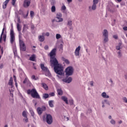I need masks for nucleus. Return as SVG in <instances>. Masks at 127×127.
I'll return each instance as SVG.
<instances>
[{"label":"nucleus","instance_id":"16","mask_svg":"<svg viewBox=\"0 0 127 127\" xmlns=\"http://www.w3.org/2000/svg\"><path fill=\"white\" fill-rule=\"evenodd\" d=\"M41 68L44 72H46V71H48V70H49L47 67H45L44 65V64H41Z\"/></svg>","mask_w":127,"mask_h":127},{"label":"nucleus","instance_id":"35","mask_svg":"<svg viewBox=\"0 0 127 127\" xmlns=\"http://www.w3.org/2000/svg\"><path fill=\"white\" fill-rule=\"evenodd\" d=\"M43 97L44 99H48V98H49V94L47 93H45L43 94Z\"/></svg>","mask_w":127,"mask_h":127},{"label":"nucleus","instance_id":"10","mask_svg":"<svg viewBox=\"0 0 127 127\" xmlns=\"http://www.w3.org/2000/svg\"><path fill=\"white\" fill-rule=\"evenodd\" d=\"M57 51V49L56 48L53 49L49 54L50 59L51 58H55L56 56V52Z\"/></svg>","mask_w":127,"mask_h":127},{"label":"nucleus","instance_id":"6","mask_svg":"<svg viewBox=\"0 0 127 127\" xmlns=\"http://www.w3.org/2000/svg\"><path fill=\"white\" fill-rule=\"evenodd\" d=\"M64 19L62 18V13L58 12L56 14V16L55 17V21L56 22H62Z\"/></svg>","mask_w":127,"mask_h":127},{"label":"nucleus","instance_id":"26","mask_svg":"<svg viewBox=\"0 0 127 127\" xmlns=\"http://www.w3.org/2000/svg\"><path fill=\"white\" fill-rule=\"evenodd\" d=\"M53 103H54V100L49 101V105L51 108H53L54 107V105H53Z\"/></svg>","mask_w":127,"mask_h":127},{"label":"nucleus","instance_id":"45","mask_svg":"<svg viewBox=\"0 0 127 127\" xmlns=\"http://www.w3.org/2000/svg\"><path fill=\"white\" fill-rule=\"evenodd\" d=\"M51 3L52 5H54V4H55V0H51Z\"/></svg>","mask_w":127,"mask_h":127},{"label":"nucleus","instance_id":"41","mask_svg":"<svg viewBox=\"0 0 127 127\" xmlns=\"http://www.w3.org/2000/svg\"><path fill=\"white\" fill-rule=\"evenodd\" d=\"M31 79H32L33 80H35V81H36V80H38V78L37 77H36L34 75H33L31 76Z\"/></svg>","mask_w":127,"mask_h":127},{"label":"nucleus","instance_id":"4","mask_svg":"<svg viewBox=\"0 0 127 127\" xmlns=\"http://www.w3.org/2000/svg\"><path fill=\"white\" fill-rule=\"evenodd\" d=\"M10 42L12 45L15 43V36L14 35V31L12 27L10 30Z\"/></svg>","mask_w":127,"mask_h":127},{"label":"nucleus","instance_id":"52","mask_svg":"<svg viewBox=\"0 0 127 127\" xmlns=\"http://www.w3.org/2000/svg\"><path fill=\"white\" fill-rule=\"evenodd\" d=\"M45 50H48L49 49V47L48 45H46L44 47Z\"/></svg>","mask_w":127,"mask_h":127},{"label":"nucleus","instance_id":"50","mask_svg":"<svg viewBox=\"0 0 127 127\" xmlns=\"http://www.w3.org/2000/svg\"><path fill=\"white\" fill-rule=\"evenodd\" d=\"M3 41H5V40H6V35H3Z\"/></svg>","mask_w":127,"mask_h":127},{"label":"nucleus","instance_id":"37","mask_svg":"<svg viewBox=\"0 0 127 127\" xmlns=\"http://www.w3.org/2000/svg\"><path fill=\"white\" fill-rule=\"evenodd\" d=\"M51 11L52 12H55L56 11V7L55 5H53L51 7Z\"/></svg>","mask_w":127,"mask_h":127},{"label":"nucleus","instance_id":"19","mask_svg":"<svg viewBox=\"0 0 127 127\" xmlns=\"http://www.w3.org/2000/svg\"><path fill=\"white\" fill-rule=\"evenodd\" d=\"M13 80L12 79V77H10L8 82V85L10 86L11 88H12V87H13Z\"/></svg>","mask_w":127,"mask_h":127},{"label":"nucleus","instance_id":"43","mask_svg":"<svg viewBox=\"0 0 127 127\" xmlns=\"http://www.w3.org/2000/svg\"><path fill=\"white\" fill-rule=\"evenodd\" d=\"M60 50L63 51V44H61L59 46Z\"/></svg>","mask_w":127,"mask_h":127},{"label":"nucleus","instance_id":"62","mask_svg":"<svg viewBox=\"0 0 127 127\" xmlns=\"http://www.w3.org/2000/svg\"><path fill=\"white\" fill-rule=\"evenodd\" d=\"M23 28H24H24H27V25L24 24Z\"/></svg>","mask_w":127,"mask_h":127},{"label":"nucleus","instance_id":"22","mask_svg":"<svg viewBox=\"0 0 127 127\" xmlns=\"http://www.w3.org/2000/svg\"><path fill=\"white\" fill-rule=\"evenodd\" d=\"M62 100H63V101L64 102H65V104L68 105V98H67L66 97H65V96H62Z\"/></svg>","mask_w":127,"mask_h":127},{"label":"nucleus","instance_id":"5","mask_svg":"<svg viewBox=\"0 0 127 127\" xmlns=\"http://www.w3.org/2000/svg\"><path fill=\"white\" fill-rule=\"evenodd\" d=\"M99 2V1L97 0H93V5L92 6H89L88 9L89 11H92V10H96L97 8V4Z\"/></svg>","mask_w":127,"mask_h":127},{"label":"nucleus","instance_id":"48","mask_svg":"<svg viewBox=\"0 0 127 127\" xmlns=\"http://www.w3.org/2000/svg\"><path fill=\"white\" fill-rule=\"evenodd\" d=\"M49 95L50 96H51V97H54V96H55V93L54 92H51Z\"/></svg>","mask_w":127,"mask_h":127},{"label":"nucleus","instance_id":"18","mask_svg":"<svg viewBox=\"0 0 127 127\" xmlns=\"http://www.w3.org/2000/svg\"><path fill=\"white\" fill-rule=\"evenodd\" d=\"M101 96L104 99H109L110 98V96L107 95V93L106 92H103L101 94Z\"/></svg>","mask_w":127,"mask_h":127},{"label":"nucleus","instance_id":"2","mask_svg":"<svg viewBox=\"0 0 127 127\" xmlns=\"http://www.w3.org/2000/svg\"><path fill=\"white\" fill-rule=\"evenodd\" d=\"M27 93L28 95H31L32 98L35 99H40V96H39L38 92H37V91H36L35 88H33L31 90L28 89L27 91Z\"/></svg>","mask_w":127,"mask_h":127},{"label":"nucleus","instance_id":"32","mask_svg":"<svg viewBox=\"0 0 127 127\" xmlns=\"http://www.w3.org/2000/svg\"><path fill=\"white\" fill-rule=\"evenodd\" d=\"M56 38L57 40L61 39V38H62V36H61L60 34H57L56 35Z\"/></svg>","mask_w":127,"mask_h":127},{"label":"nucleus","instance_id":"44","mask_svg":"<svg viewBox=\"0 0 127 127\" xmlns=\"http://www.w3.org/2000/svg\"><path fill=\"white\" fill-rule=\"evenodd\" d=\"M30 15H31V17L32 18L34 15V12H33V11H30Z\"/></svg>","mask_w":127,"mask_h":127},{"label":"nucleus","instance_id":"42","mask_svg":"<svg viewBox=\"0 0 127 127\" xmlns=\"http://www.w3.org/2000/svg\"><path fill=\"white\" fill-rule=\"evenodd\" d=\"M67 25L68 26H72V20H68L67 21Z\"/></svg>","mask_w":127,"mask_h":127},{"label":"nucleus","instance_id":"9","mask_svg":"<svg viewBox=\"0 0 127 127\" xmlns=\"http://www.w3.org/2000/svg\"><path fill=\"white\" fill-rule=\"evenodd\" d=\"M46 122L48 125H51L52 122H53V119H52V116L50 114L46 115Z\"/></svg>","mask_w":127,"mask_h":127},{"label":"nucleus","instance_id":"3","mask_svg":"<svg viewBox=\"0 0 127 127\" xmlns=\"http://www.w3.org/2000/svg\"><path fill=\"white\" fill-rule=\"evenodd\" d=\"M27 93L28 95H31L32 98L35 99H40V96H39L38 92H37V91H36L35 88H33L31 90L28 89L27 91Z\"/></svg>","mask_w":127,"mask_h":127},{"label":"nucleus","instance_id":"30","mask_svg":"<svg viewBox=\"0 0 127 127\" xmlns=\"http://www.w3.org/2000/svg\"><path fill=\"white\" fill-rule=\"evenodd\" d=\"M35 55H33L30 57V60L31 61H35V58H36Z\"/></svg>","mask_w":127,"mask_h":127},{"label":"nucleus","instance_id":"47","mask_svg":"<svg viewBox=\"0 0 127 127\" xmlns=\"http://www.w3.org/2000/svg\"><path fill=\"white\" fill-rule=\"evenodd\" d=\"M62 10H66V6L64 5L62 6Z\"/></svg>","mask_w":127,"mask_h":127},{"label":"nucleus","instance_id":"29","mask_svg":"<svg viewBox=\"0 0 127 127\" xmlns=\"http://www.w3.org/2000/svg\"><path fill=\"white\" fill-rule=\"evenodd\" d=\"M19 41L20 47H21L22 46H25V44H24V42H23V41H22V40H20Z\"/></svg>","mask_w":127,"mask_h":127},{"label":"nucleus","instance_id":"20","mask_svg":"<svg viewBox=\"0 0 127 127\" xmlns=\"http://www.w3.org/2000/svg\"><path fill=\"white\" fill-rule=\"evenodd\" d=\"M9 1V0H6L2 4V7L3 8H6V6L7 5V4L8 3V2Z\"/></svg>","mask_w":127,"mask_h":127},{"label":"nucleus","instance_id":"1","mask_svg":"<svg viewBox=\"0 0 127 127\" xmlns=\"http://www.w3.org/2000/svg\"><path fill=\"white\" fill-rule=\"evenodd\" d=\"M51 66L54 67V69L58 75V78H60V76L63 75V66L58 63V61L56 58H52L50 59ZM60 76H59V75Z\"/></svg>","mask_w":127,"mask_h":127},{"label":"nucleus","instance_id":"33","mask_svg":"<svg viewBox=\"0 0 127 127\" xmlns=\"http://www.w3.org/2000/svg\"><path fill=\"white\" fill-rule=\"evenodd\" d=\"M29 112L31 115V116L34 117V112H33V110H32V108L29 109Z\"/></svg>","mask_w":127,"mask_h":127},{"label":"nucleus","instance_id":"11","mask_svg":"<svg viewBox=\"0 0 127 127\" xmlns=\"http://www.w3.org/2000/svg\"><path fill=\"white\" fill-rule=\"evenodd\" d=\"M31 3V0H24L23 3V6L25 8L28 7Z\"/></svg>","mask_w":127,"mask_h":127},{"label":"nucleus","instance_id":"63","mask_svg":"<svg viewBox=\"0 0 127 127\" xmlns=\"http://www.w3.org/2000/svg\"><path fill=\"white\" fill-rule=\"evenodd\" d=\"M108 119H109V120H113V119H112V116L110 115L109 117H108Z\"/></svg>","mask_w":127,"mask_h":127},{"label":"nucleus","instance_id":"53","mask_svg":"<svg viewBox=\"0 0 127 127\" xmlns=\"http://www.w3.org/2000/svg\"><path fill=\"white\" fill-rule=\"evenodd\" d=\"M64 62L66 63V64H69L70 63L68 60H64Z\"/></svg>","mask_w":127,"mask_h":127},{"label":"nucleus","instance_id":"21","mask_svg":"<svg viewBox=\"0 0 127 127\" xmlns=\"http://www.w3.org/2000/svg\"><path fill=\"white\" fill-rule=\"evenodd\" d=\"M45 75L47 77H51V73H50L49 69H48L45 72Z\"/></svg>","mask_w":127,"mask_h":127},{"label":"nucleus","instance_id":"57","mask_svg":"<svg viewBox=\"0 0 127 127\" xmlns=\"http://www.w3.org/2000/svg\"><path fill=\"white\" fill-rule=\"evenodd\" d=\"M4 32V27L3 28L2 30V32L1 34V35H3V32Z\"/></svg>","mask_w":127,"mask_h":127},{"label":"nucleus","instance_id":"60","mask_svg":"<svg viewBox=\"0 0 127 127\" xmlns=\"http://www.w3.org/2000/svg\"><path fill=\"white\" fill-rule=\"evenodd\" d=\"M49 32H47L46 34H45V35H46V36H49Z\"/></svg>","mask_w":127,"mask_h":127},{"label":"nucleus","instance_id":"54","mask_svg":"<svg viewBox=\"0 0 127 127\" xmlns=\"http://www.w3.org/2000/svg\"><path fill=\"white\" fill-rule=\"evenodd\" d=\"M15 1H16V0H12V4L13 5H14V4H15Z\"/></svg>","mask_w":127,"mask_h":127},{"label":"nucleus","instance_id":"38","mask_svg":"<svg viewBox=\"0 0 127 127\" xmlns=\"http://www.w3.org/2000/svg\"><path fill=\"white\" fill-rule=\"evenodd\" d=\"M17 28L18 31H19V32H20V31H21V27H20L19 24L18 23L17 24Z\"/></svg>","mask_w":127,"mask_h":127},{"label":"nucleus","instance_id":"58","mask_svg":"<svg viewBox=\"0 0 127 127\" xmlns=\"http://www.w3.org/2000/svg\"><path fill=\"white\" fill-rule=\"evenodd\" d=\"M2 68H3V64H2L0 65V68L2 69Z\"/></svg>","mask_w":127,"mask_h":127},{"label":"nucleus","instance_id":"12","mask_svg":"<svg viewBox=\"0 0 127 127\" xmlns=\"http://www.w3.org/2000/svg\"><path fill=\"white\" fill-rule=\"evenodd\" d=\"M81 50V46H78L77 48H76L74 54L75 56H80V51Z\"/></svg>","mask_w":127,"mask_h":127},{"label":"nucleus","instance_id":"7","mask_svg":"<svg viewBox=\"0 0 127 127\" xmlns=\"http://www.w3.org/2000/svg\"><path fill=\"white\" fill-rule=\"evenodd\" d=\"M103 35L104 37V43H107V42H108V41H109V38H108L109 35H108V32L107 30L104 29L103 30Z\"/></svg>","mask_w":127,"mask_h":127},{"label":"nucleus","instance_id":"36","mask_svg":"<svg viewBox=\"0 0 127 127\" xmlns=\"http://www.w3.org/2000/svg\"><path fill=\"white\" fill-rule=\"evenodd\" d=\"M22 116L24 118H26V117H27V112L26 111H24L22 112Z\"/></svg>","mask_w":127,"mask_h":127},{"label":"nucleus","instance_id":"14","mask_svg":"<svg viewBox=\"0 0 127 127\" xmlns=\"http://www.w3.org/2000/svg\"><path fill=\"white\" fill-rule=\"evenodd\" d=\"M63 81L64 82V83L69 84V83H71L72 82V77H69L68 78H64L63 79Z\"/></svg>","mask_w":127,"mask_h":127},{"label":"nucleus","instance_id":"24","mask_svg":"<svg viewBox=\"0 0 127 127\" xmlns=\"http://www.w3.org/2000/svg\"><path fill=\"white\" fill-rule=\"evenodd\" d=\"M57 93L59 96H62L63 95V91L61 89H57Z\"/></svg>","mask_w":127,"mask_h":127},{"label":"nucleus","instance_id":"34","mask_svg":"<svg viewBox=\"0 0 127 127\" xmlns=\"http://www.w3.org/2000/svg\"><path fill=\"white\" fill-rule=\"evenodd\" d=\"M20 50H21V51H26V47H25V46L20 47Z\"/></svg>","mask_w":127,"mask_h":127},{"label":"nucleus","instance_id":"25","mask_svg":"<svg viewBox=\"0 0 127 127\" xmlns=\"http://www.w3.org/2000/svg\"><path fill=\"white\" fill-rule=\"evenodd\" d=\"M42 86L45 90H48V86H47V84H46L45 83H42Z\"/></svg>","mask_w":127,"mask_h":127},{"label":"nucleus","instance_id":"40","mask_svg":"<svg viewBox=\"0 0 127 127\" xmlns=\"http://www.w3.org/2000/svg\"><path fill=\"white\" fill-rule=\"evenodd\" d=\"M110 123L111 125H116V121L114 119H111L110 121Z\"/></svg>","mask_w":127,"mask_h":127},{"label":"nucleus","instance_id":"46","mask_svg":"<svg viewBox=\"0 0 127 127\" xmlns=\"http://www.w3.org/2000/svg\"><path fill=\"white\" fill-rule=\"evenodd\" d=\"M19 41L21 40V32H19Z\"/></svg>","mask_w":127,"mask_h":127},{"label":"nucleus","instance_id":"59","mask_svg":"<svg viewBox=\"0 0 127 127\" xmlns=\"http://www.w3.org/2000/svg\"><path fill=\"white\" fill-rule=\"evenodd\" d=\"M124 101H125V103H127V97H125L124 98Z\"/></svg>","mask_w":127,"mask_h":127},{"label":"nucleus","instance_id":"39","mask_svg":"<svg viewBox=\"0 0 127 127\" xmlns=\"http://www.w3.org/2000/svg\"><path fill=\"white\" fill-rule=\"evenodd\" d=\"M29 82V80H28V78H26L24 80L23 83V84H28Z\"/></svg>","mask_w":127,"mask_h":127},{"label":"nucleus","instance_id":"51","mask_svg":"<svg viewBox=\"0 0 127 127\" xmlns=\"http://www.w3.org/2000/svg\"><path fill=\"white\" fill-rule=\"evenodd\" d=\"M24 121L25 122V123H27L28 122V119L27 118V117H24Z\"/></svg>","mask_w":127,"mask_h":127},{"label":"nucleus","instance_id":"55","mask_svg":"<svg viewBox=\"0 0 127 127\" xmlns=\"http://www.w3.org/2000/svg\"><path fill=\"white\" fill-rule=\"evenodd\" d=\"M110 82L111 83V85H114V82L113 81V79H112V78L110 79Z\"/></svg>","mask_w":127,"mask_h":127},{"label":"nucleus","instance_id":"49","mask_svg":"<svg viewBox=\"0 0 127 127\" xmlns=\"http://www.w3.org/2000/svg\"><path fill=\"white\" fill-rule=\"evenodd\" d=\"M90 85L91 87H93L94 86V81H90Z\"/></svg>","mask_w":127,"mask_h":127},{"label":"nucleus","instance_id":"61","mask_svg":"<svg viewBox=\"0 0 127 127\" xmlns=\"http://www.w3.org/2000/svg\"><path fill=\"white\" fill-rule=\"evenodd\" d=\"M123 29H124V30L127 31V26L124 27Z\"/></svg>","mask_w":127,"mask_h":127},{"label":"nucleus","instance_id":"13","mask_svg":"<svg viewBox=\"0 0 127 127\" xmlns=\"http://www.w3.org/2000/svg\"><path fill=\"white\" fill-rule=\"evenodd\" d=\"M45 109H46L45 107L43 108L38 107L37 109V111L38 115H39V116L41 115V114H42V112H43L44 111H45Z\"/></svg>","mask_w":127,"mask_h":127},{"label":"nucleus","instance_id":"15","mask_svg":"<svg viewBox=\"0 0 127 127\" xmlns=\"http://www.w3.org/2000/svg\"><path fill=\"white\" fill-rule=\"evenodd\" d=\"M44 35H45V33H42V36H39V41H40V42H43V41H44V40H45V38L44 37Z\"/></svg>","mask_w":127,"mask_h":127},{"label":"nucleus","instance_id":"31","mask_svg":"<svg viewBox=\"0 0 127 127\" xmlns=\"http://www.w3.org/2000/svg\"><path fill=\"white\" fill-rule=\"evenodd\" d=\"M121 46H122V43H119L118 45L116 46V50L121 51Z\"/></svg>","mask_w":127,"mask_h":127},{"label":"nucleus","instance_id":"23","mask_svg":"<svg viewBox=\"0 0 127 127\" xmlns=\"http://www.w3.org/2000/svg\"><path fill=\"white\" fill-rule=\"evenodd\" d=\"M117 57L119 59L122 58V57H123V54L122 53L121 51L117 52Z\"/></svg>","mask_w":127,"mask_h":127},{"label":"nucleus","instance_id":"56","mask_svg":"<svg viewBox=\"0 0 127 127\" xmlns=\"http://www.w3.org/2000/svg\"><path fill=\"white\" fill-rule=\"evenodd\" d=\"M113 38H115V39H118V35H114Z\"/></svg>","mask_w":127,"mask_h":127},{"label":"nucleus","instance_id":"8","mask_svg":"<svg viewBox=\"0 0 127 127\" xmlns=\"http://www.w3.org/2000/svg\"><path fill=\"white\" fill-rule=\"evenodd\" d=\"M73 71V70L72 66H68L65 69V73L67 76H72Z\"/></svg>","mask_w":127,"mask_h":127},{"label":"nucleus","instance_id":"64","mask_svg":"<svg viewBox=\"0 0 127 127\" xmlns=\"http://www.w3.org/2000/svg\"><path fill=\"white\" fill-rule=\"evenodd\" d=\"M67 1L68 3H70V2H72V0H67Z\"/></svg>","mask_w":127,"mask_h":127},{"label":"nucleus","instance_id":"27","mask_svg":"<svg viewBox=\"0 0 127 127\" xmlns=\"http://www.w3.org/2000/svg\"><path fill=\"white\" fill-rule=\"evenodd\" d=\"M10 91V100L12 102H13V93H12L11 91Z\"/></svg>","mask_w":127,"mask_h":127},{"label":"nucleus","instance_id":"17","mask_svg":"<svg viewBox=\"0 0 127 127\" xmlns=\"http://www.w3.org/2000/svg\"><path fill=\"white\" fill-rule=\"evenodd\" d=\"M105 104H107V105H110V102L108 101V100L107 99H104L102 101V108H105Z\"/></svg>","mask_w":127,"mask_h":127},{"label":"nucleus","instance_id":"28","mask_svg":"<svg viewBox=\"0 0 127 127\" xmlns=\"http://www.w3.org/2000/svg\"><path fill=\"white\" fill-rule=\"evenodd\" d=\"M19 41L20 47H21L22 46H25V44H24V42H23V41H22V40H20Z\"/></svg>","mask_w":127,"mask_h":127}]
</instances>
